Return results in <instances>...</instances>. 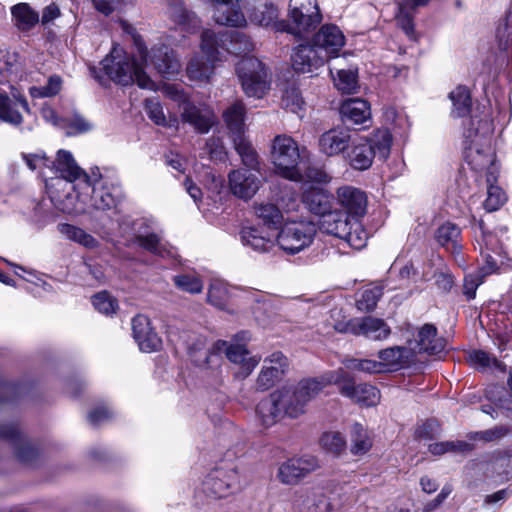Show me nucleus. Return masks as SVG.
<instances>
[{"label": "nucleus", "mask_w": 512, "mask_h": 512, "mask_svg": "<svg viewBox=\"0 0 512 512\" xmlns=\"http://www.w3.org/2000/svg\"><path fill=\"white\" fill-rule=\"evenodd\" d=\"M464 156L468 165L477 172L486 171L487 182L496 180L497 168L491 147L493 121L487 112L473 113L464 123Z\"/></svg>", "instance_id": "1"}, {"label": "nucleus", "mask_w": 512, "mask_h": 512, "mask_svg": "<svg viewBox=\"0 0 512 512\" xmlns=\"http://www.w3.org/2000/svg\"><path fill=\"white\" fill-rule=\"evenodd\" d=\"M345 36L334 24L323 25L314 35L313 45L301 44L291 55L292 64H313L316 58L329 61L337 57L345 45Z\"/></svg>", "instance_id": "2"}, {"label": "nucleus", "mask_w": 512, "mask_h": 512, "mask_svg": "<svg viewBox=\"0 0 512 512\" xmlns=\"http://www.w3.org/2000/svg\"><path fill=\"white\" fill-rule=\"evenodd\" d=\"M53 204L62 212L70 215L90 213L91 183L88 176H82L75 182L56 179L46 183Z\"/></svg>", "instance_id": "3"}, {"label": "nucleus", "mask_w": 512, "mask_h": 512, "mask_svg": "<svg viewBox=\"0 0 512 512\" xmlns=\"http://www.w3.org/2000/svg\"><path fill=\"white\" fill-rule=\"evenodd\" d=\"M392 135L387 129H377L370 137H356L350 142L347 160L355 170H367L371 167L373 159L388 158L391 150Z\"/></svg>", "instance_id": "4"}, {"label": "nucleus", "mask_w": 512, "mask_h": 512, "mask_svg": "<svg viewBox=\"0 0 512 512\" xmlns=\"http://www.w3.org/2000/svg\"><path fill=\"white\" fill-rule=\"evenodd\" d=\"M319 229L326 234L344 240L354 249L364 248L368 241V233L362 223L350 220L342 211L334 210L324 213L319 222Z\"/></svg>", "instance_id": "5"}, {"label": "nucleus", "mask_w": 512, "mask_h": 512, "mask_svg": "<svg viewBox=\"0 0 512 512\" xmlns=\"http://www.w3.org/2000/svg\"><path fill=\"white\" fill-rule=\"evenodd\" d=\"M289 16L292 23H276L280 31L302 36L315 29L322 21L317 0H290Z\"/></svg>", "instance_id": "6"}, {"label": "nucleus", "mask_w": 512, "mask_h": 512, "mask_svg": "<svg viewBox=\"0 0 512 512\" xmlns=\"http://www.w3.org/2000/svg\"><path fill=\"white\" fill-rule=\"evenodd\" d=\"M91 76L101 85L110 81L121 85L134 82L143 89L155 90L156 83L143 70V66H89Z\"/></svg>", "instance_id": "7"}, {"label": "nucleus", "mask_w": 512, "mask_h": 512, "mask_svg": "<svg viewBox=\"0 0 512 512\" xmlns=\"http://www.w3.org/2000/svg\"><path fill=\"white\" fill-rule=\"evenodd\" d=\"M271 160L278 175L296 180L300 177V152L296 141L285 134L277 135L272 141Z\"/></svg>", "instance_id": "8"}, {"label": "nucleus", "mask_w": 512, "mask_h": 512, "mask_svg": "<svg viewBox=\"0 0 512 512\" xmlns=\"http://www.w3.org/2000/svg\"><path fill=\"white\" fill-rule=\"evenodd\" d=\"M241 488L240 474L235 463H221L213 468L203 481V491L211 498L228 497Z\"/></svg>", "instance_id": "9"}, {"label": "nucleus", "mask_w": 512, "mask_h": 512, "mask_svg": "<svg viewBox=\"0 0 512 512\" xmlns=\"http://www.w3.org/2000/svg\"><path fill=\"white\" fill-rule=\"evenodd\" d=\"M316 232L311 221H287L277 235V243L284 252L296 254L311 245Z\"/></svg>", "instance_id": "10"}, {"label": "nucleus", "mask_w": 512, "mask_h": 512, "mask_svg": "<svg viewBox=\"0 0 512 512\" xmlns=\"http://www.w3.org/2000/svg\"><path fill=\"white\" fill-rule=\"evenodd\" d=\"M327 383H334L343 396L362 406H375L380 402V391L376 387L369 384L355 385L343 368L332 371L327 378Z\"/></svg>", "instance_id": "11"}, {"label": "nucleus", "mask_w": 512, "mask_h": 512, "mask_svg": "<svg viewBox=\"0 0 512 512\" xmlns=\"http://www.w3.org/2000/svg\"><path fill=\"white\" fill-rule=\"evenodd\" d=\"M91 183L90 213L93 211H105L116 207L121 197L118 186L103 179L98 168L91 171L88 176Z\"/></svg>", "instance_id": "12"}, {"label": "nucleus", "mask_w": 512, "mask_h": 512, "mask_svg": "<svg viewBox=\"0 0 512 512\" xmlns=\"http://www.w3.org/2000/svg\"><path fill=\"white\" fill-rule=\"evenodd\" d=\"M146 221L141 220L134 222L130 217L124 216L119 221V228L123 234L128 233L130 230L135 233V242L143 249L155 255L165 257L171 255L170 250L162 241L159 234L143 230Z\"/></svg>", "instance_id": "13"}, {"label": "nucleus", "mask_w": 512, "mask_h": 512, "mask_svg": "<svg viewBox=\"0 0 512 512\" xmlns=\"http://www.w3.org/2000/svg\"><path fill=\"white\" fill-rule=\"evenodd\" d=\"M319 468V460L315 456L294 457L279 465L276 477L282 484L294 486Z\"/></svg>", "instance_id": "14"}, {"label": "nucleus", "mask_w": 512, "mask_h": 512, "mask_svg": "<svg viewBox=\"0 0 512 512\" xmlns=\"http://www.w3.org/2000/svg\"><path fill=\"white\" fill-rule=\"evenodd\" d=\"M478 228L480 236L477 242L484 261L482 270H485L486 274H491L497 270L499 264L503 263L505 252L497 233L486 231L483 221L479 222Z\"/></svg>", "instance_id": "15"}, {"label": "nucleus", "mask_w": 512, "mask_h": 512, "mask_svg": "<svg viewBox=\"0 0 512 512\" xmlns=\"http://www.w3.org/2000/svg\"><path fill=\"white\" fill-rule=\"evenodd\" d=\"M237 75L248 97L262 98L270 89L271 79L263 66H241Z\"/></svg>", "instance_id": "16"}, {"label": "nucleus", "mask_w": 512, "mask_h": 512, "mask_svg": "<svg viewBox=\"0 0 512 512\" xmlns=\"http://www.w3.org/2000/svg\"><path fill=\"white\" fill-rule=\"evenodd\" d=\"M231 192L238 198L251 199L262 185L260 171L237 169L228 175Z\"/></svg>", "instance_id": "17"}, {"label": "nucleus", "mask_w": 512, "mask_h": 512, "mask_svg": "<svg viewBox=\"0 0 512 512\" xmlns=\"http://www.w3.org/2000/svg\"><path fill=\"white\" fill-rule=\"evenodd\" d=\"M337 202L345 214L354 219L363 217L367 210V196L364 191L353 186H342L336 192Z\"/></svg>", "instance_id": "18"}, {"label": "nucleus", "mask_w": 512, "mask_h": 512, "mask_svg": "<svg viewBox=\"0 0 512 512\" xmlns=\"http://www.w3.org/2000/svg\"><path fill=\"white\" fill-rule=\"evenodd\" d=\"M288 360L281 352H274L264 360L256 385L257 388L265 391L278 382L288 370Z\"/></svg>", "instance_id": "19"}, {"label": "nucleus", "mask_w": 512, "mask_h": 512, "mask_svg": "<svg viewBox=\"0 0 512 512\" xmlns=\"http://www.w3.org/2000/svg\"><path fill=\"white\" fill-rule=\"evenodd\" d=\"M123 31L133 36L143 64H172L175 61L173 51L165 46L153 47L150 51L146 49L138 39L135 28L126 21H120Z\"/></svg>", "instance_id": "20"}, {"label": "nucleus", "mask_w": 512, "mask_h": 512, "mask_svg": "<svg viewBox=\"0 0 512 512\" xmlns=\"http://www.w3.org/2000/svg\"><path fill=\"white\" fill-rule=\"evenodd\" d=\"M241 0H212L213 18L220 24L231 27H243L246 17L240 10Z\"/></svg>", "instance_id": "21"}, {"label": "nucleus", "mask_w": 512, "mask_h": 512, "mask_svg": "<svg viewBox=\"0 0 512 512\" xmlns=\"http://www.w3.org/2000/svg\"><path fill=\"white\" fill-rule=\"evenodd\" d=\"M214 349L217 352H225L231 362L240 365L244 377L248 376L260 362V357L251 356L243 345H228L225 341H218L214 344Z\"/></svg>", "instance_id": "22"}, {"label": "nucleus", "mask_w": 512, "mask_h": 512, "mask_svg": "<svg viewBox=\"0 0 512 512\" xmlns=\"http://www.w3.org/2000/svg\"><path fill=\"white\" fill-rule=\"evenodd\" d=\"M52 164V174L55 175V177H52L51 181H47L46 183H53L56 179H65L70 182H75L81 179L82 176H88L77 165L73 155L67 150H59L56 160H54Z\"/></svg>", "instance_id": "23"}, {"label": "nucleus", "mask_w": 512, "mask_h": 512, "mask_svg": "<svg viewBox=\"0 0 512 512\" xmlns=\"http://www.w3.org/2000/svg\"><path fill=\"white\" fill-rule=\"evenodd\" d=\"M251 22L269 26L277 18V8L274 0H241Z\"/></svg>", "instance_id": "24"}, {"label": "nucleus", "mask_w": 512, "mask_h": 512, "mask_svg": "<svg viewBox=\"0 0 512 512\" xmlns=\"http://www.w3.org/2000/svg\"><path fill=\"white\" fill-rule=\"evenodd\" d=\"M352 138L347 129L333 128L324 132L319 138V148L327 156H335L343 152Z\"/></svg>", "instance_id": "25"}, {"label": "nucleus", "mask_w": 512, "mask_h": 512, "mask_svg": "<svg viewBox=\"0 0 512 512\" xmlns=\"http://www.w3.org/2000/svg\"><path fill=\"white\" fill-rule=\"evenodd\" d=\"M280 399V394L276 390L257 405L256 412L264 427H271L285 417Z\"/></svg>", "instance_id": "26"}, {"label": "nucleus", "mask_w": 512, "mask_h": 512, "mask_svg": "<svg viewBox=\"0 0 512 512\" xmlns=\"http://www.w3.org/2000/svg\"><path fill=\"white\" fill-rule=\"evenodd\" d=\"M340 114L346 122L354 125L364 124L371 120L370 104L361 98H350L342 102Z\"/></svg>", "instance_id": "27"}, {"label": "nucleus", "mask_w": 512, "mask_h": 512, "mask_svg": "<svg viewBox=\"0 0 512 512\" xmlns=\"http://www.w3.org/2000/svg\"><path fill=\"white\" fill-rule=\"evenodd\" d=\"M168 15L175 25L187 33H195L201 26L198 16L188 10L182 2L171 4L168 9Z\"/></svg>", "instance_id": "28"}, {"label": "nucleus", "mask_w": 512, "mask_h": 512, "mask_svg": "<svg viewBox=\"0 0 512 512\" xmlns=\"http://www.w3.org/2000/svg\"><path fill=\"white\" fill-rule=\"evenodd\" d=\"M416 348L418 352L437 355L445 348L444 340L437 338V329L431 324H425L417 334Z\"/></svg>", "instance_id": "29"}, {"label": "nucleus", "mask_w": 512, "mask_h": 512, "mask_svg": "<svg viewBox=\"0 0 512 512\" xmlns=\"http://www.w3.org/2000/svg\"><path fill=\"white\" fill-rule=\"evenodd\" d=\"M181 117L199 133H207L215 122L214 115L210 110H202L190 104L184 106Z\"/></svg>", "instance_id": "30"}, {"label": "nucleus", "mask_w": 512, "mask_h": 512, "mask_svg": "<svg viewBox=\"0 0 512 512\" xmlns=\"http://www.w3.org/2000/svg\"><path fill=\"white\" fill-rule=\"evenodd\" d=\"M303 203L312 213L322 217L330 209V196L319 186H309L303 192Z\"/></svg>", "instance_id": "31"}, {"label": "nucleus", "mask_w": 512, "mask_h": 512, "mask_svg": "<svg viewBox=\"0 0 512 512\" xmlns=\"http://www.w3.org/2000/svg\"><path fill=\"white\" fill-rule=\"evenodd\" d=\"M334 86L338 91L344 94H355L359 90L358 70L355 67L330 70Z\"/></svg>", "instance_id": "32"}, {"label": "nucleus", "mask_w": 512, "mask_h": 512, "mask_svg": "<svg viewBox=\"0 0 512 512\" xmlns=\"http://www.w3.org/2000/svg\"><path fill=\"white\" fill-rule=\"evenodd\" d=\"M57 230L65 239L77 243L86 249H96L100 245L93 235L81 227L69 223H60L57 226Z\"/></svg>", "instance_id": "33"}, {"label": "nucleus", "mask_w": 512, "mask_h": 512, "mask_svg": "<svg viewBox=\"0 0 512 512\" xmlns=\"http://www.w3.org/2000/svg\"><path fill=\"white\" fill-rule=\"evenodd\" d=\"M389 334L390 329L383 320L373 317L357 318L355 335L380 340L386 338Z\"/></svg>", "instance_id": "34"}, {"label": "nucleus", "mask_w": 512, "mask_h": 512, "mask_svg": "<svg viewBox=\"0 0 512 512\" xmlns=\"http://www.w3.org/2000/svg\"><path fill=\"white\" fill-rule=\"evenodd\" d=\"M187 349L191 360L197 366H209L214 361V358L218 357L216 353L217 350L213 348L212 351L207 347L206 338L202 336L191 339V342L188 343Z\"/></svg>", "instance_id": "35"}, {"label": "nucleus", "mask_w": 512, "mask_h": 512, "mask_svg": "<svg viewBox=\"0 0 512 512\" xmlns=\"http://www.w3.org/2000/svg\"><path fill=\"white\" fill-rule=\"evenodd\" d=\"M330 374L331 372L326 374L321 380L304 379L290 389L307 405L311 400L316 398L327 385L330 384L327 383V378Z\"/></svg>", "instance_id": "36"}, {"label": "nucleus", "mask_w": 512, "mask_h": 512, "mask_svg": "<svg viewBox=\"0 0 512 512\" xmlns=\"http://www.w3.org/2000/svg\"><path fill=\"white\" fill-rule=\"evenodd\" d=\"M245 107L242 102H235L223 114L224 121L231 133L232 139L245 136Z\"/></svg>", "instance_id": "37"}, {"label": "nucleus", "mask_w": 512, "mask_h": 512, "mask_svg": "<svg viewBox=\"0 0 512 512\" xmlns=\"http://www.w3.org/2000/svg\"><path fill=\"white\" fill-rule=\"evenodd\" d=\"M452 102L451 115L454 118L466 117L471 111V95L467 87L459 85L449 94Z\"/></svg>", "instance_id": "38"}, {"label": "nucleus", "mask_w": 512, "mask_h": 512, "mask_svg": "<svg viewBox=\"0 0 512 512\" xmlns=\"http://www.w3.org/2000/svg\"><path fill=\"white\" fill-rule=\"evenodd\" d=\"M277 393L280 394L284 416L295 419L306 412V404L290 388L279 389Z\"/></svg>", "instance_id": "39"}, {"label": "nucleus", "mask_w": 512, "mask_h": 512, "mask_svg": "<svg viewBox=\"0 0 512 512\" xmlns=\"http://www.w3.org/2000/svg\"><path fill=\"white\" fill-rule=\"evenodd\" d=\"M231 296V290L227 283L220 279L211 281L207 293V301L211 305L224 310L227 308Z\"/></svg>", "instance_id": "40"}, {"label": "nucleus", "mask_w": 512, "mask_h": 512, "mask_svg": "<svg viewBox=\"0 0 512 512\" xmlns=\"http://www.w3.org/2000/svg\"><path fill=\"white\" fill-rule=\"evenodd\" d=\"M411 351L405 347H391L379 352V359L384 368L397 369L409 362Z\"/></svg>", "instance_id": "41"}, {"label": "nucleus", "mask_w": 512, "mask_h": 512, "mask_svg": "<svg viewBox=\"0 0 512 512\" xmlns=\"http://www.w3.org/2000/svg\"><path fill=\"white\" fill-rule=\"evenodd\" d=\"M460 229L451 222H445L435 232L436 241L452 253L457 252Z\"/></svg>", "instance_id": "42"}, {"label": "nucleus", "mask_w": 512, "mask_h": 512, "mask_svg": "<svg viewBox=\"0 0 512 512\" xmlns=\"http://www.w3.org/2000/svg\"><path fill=\"white\" fill-rule=\"evenodd\" d=\"M350 441V451L354 455H363L372 447V438L370 433L359 423H355L352 426Z\"/></svg>", "instance_id": "43"}, {"label": "nucleus", "mask_w": 512, "mask_h": 512, "mask_svg": "<svg viewBox=\"0 0 512 512\" xmlns=\"http://www.w3.org/2000/svg\"><path fill=\"white\" fill-rule=\"evenodd\" d=\"M232 140L243 164L249 168L248 170L260 171L258 155L247 138L238 136Z\"/></svg>", "instance_id": "44"}, {"label": "nucleus", "mask_w": 512, "mask_h": 512, "mask_svg": "<svg viewBox=\"0 0 512 512\" xmlns=\"http://www.w3.org/2000/svg\"><path fill=\"white\" fill-rule=\"evenodd\" d=\"M241 239L245 246H249L258 252L267 251L273 245L270 238L263 236L259 229L254 227L243 228Z\"/></svg>", "instance_id": "45"}, {"label": "nucleus", "mask_w": 512, "mask_h": 512, "mask_svg": "<svg viewBox=\"0 0 512 512\" xmlns=\"http://www.w3.org/2000/svg\"><path fill=\"white\" fill-rule=\"evenodd\" d=\"M496 38L499 48L512 54V5L496 29Z\"/></svg>", "instance_id": "46"}, {"label": "nucleus", "mask_w": 512, "mask_h": 512, "mask_svg": "<svg viewBox=\"0 0 512 512\" xmlns=\"http://www.w3.org/2000/svg\"><path fill=\"white\" fill-rule=\"evenodd\" d=\"M341 489L342 486L340 483L335 480H329L322 485L313 486L308 489L306 496L307 499H311L313 501V505L320 506L321 504H324V500L327 497Z\"/></svg>", "instance_id": "47"}, {"label": "nucleus", "mask_w": 512, "mask_h": 512, "mask_svg": "<svg viewBox=\"0 0 512 512\" xmlns=\"http://www.w3.org/2000/svg\"><path fill=\"white\" fill-rule=\"evenodd\" d=\"M11 12L16 26L22 30L31 28L39 21L38 14L25 3L15 5Z\"/></svg>", "instance_id": "48"}, {"label": "nucleus", "mask_w": 512, "mask_h": 512, "mask_svg": "<svg viewBox=\"0 0 512 512\" xmlns=\"http://www.w3.org/2000/svg\"><path fill=\"white\" fill-rule=\"evenodd\" d=\"M320 445L327 453L339 456L346 449V440L340 432L328 431L321 436Z\"/></svg>", "instance_id": "49"}, {"label": "nucleus", "mask_w": 512, "mask_h": 512, "mask_svg": "<svg viewBox=\"0 0 512 512\" xmlns=\"http://www.w3.org/2000/svg\"><path fill=\"white\" fill-rule=\"evenodd\" d=\"M23 158L32 171L38 170L39 174L47 177L53 172V160L49 159L44 152H36L23 155Z\"/></svg>", "instance_id": "50"}, {"label": "nucleus", "mask_w": 512, "mask_h": 512, "mask_svg": "<svg viewBox=\"0 0 512 512\" xmlns=\"http://www.w3.org/2000/svg\"><path fill=\"white\" fill-rule=\"evenodd\" d=\"M16 105L17 103H13L8 95L0 93V120L11 125H19L23 118Z\"/></svg>", "instance_id": "51"}, {"label": "nucleus", "mask_w": 512, "mask_h": 512, "mask_svg": "<svg viewBox=\"0 0 512 512\" xmlns=\"http://www.w3.org/2000/svg\"><path fill=\"white\" fill-rule=\"evenodd\" d=\"M256 216L269 227L277 228L282 223L283 215L273 204H260L255 207Z\"/></svg>", "instance_id": "52"}, {"label": "nucleus", "mask_w": 512, "mask_h": 512, "mask_svg": "<svg viewBox=\"0 0 512 512\" xmlns=\"http://www.w3.org/2000/svg\"><path fill=\"white\" fill-rule=\"evenodd\" d=\"M468 362L479 369H503V365L492 355L482 350H473L468 354Z\"/></svg>", "instance_id": "53"}, {"label": "nucleus", "mask_w": 512, "mask_h": 512, "mask_svg": "<svg viewBox=\"0 0 512 512\" xmlns=\"http://www.w3.org/2000/svg\"><path fill=\"white\" fill-rule=\"evenodd\" d=\"M495 180H491L488 183L487 189V197L484 201V208L488 212H493L498 210L507 200L505 192L501 187L494 185L493 182Z\"/></svg>", "instance_id": "54"}, {"label": "nucleus", "mask_w": 512, "mask_h": 512, "mask_svg": "<svg viewBox=\"0 0 512 512\" xmlns=\"http://www.w3.org/2000/svg\"><path fill=\"white\" fill-rule=\"evenodd\" d=\"M382 295L383 288L380 285H374L365 289L357 300V308L361 311L373 310Z\"/></svg>", "instance_id": "55"}, {"label": "nucleus", "mask_w": 512, "mask_h": 512, "mask_svg": "<svg viewBox=\"0 0 512 512\" xmlns=\"http://www.w3.org/2000/svg\"><path fill=\"white\" fill-rule=\"evenodd\" d=\"M173 282L178 289L187 293L198 294L201 293L203 290L202 280L195 275H176L173 278Z\"/></svg>", "instance_id": "56"}, {"label": "nucleus", "mask_w": 512, "mask_h": 512, "mask_svg": "<svg viewBox=\"0 0 512 512\" xmlns=\"http://www.w3.org/2000/svg\"><path fill=\"white\" fill-rule=\"evenodd\" d=\"M356 319L346 320L341 310L334 309L331 311L328 324L339 333H351L355 335Z\"/></svg>", "instance_id": "57"}, {"label": "nucleus", "mask_w": 512, "mask_h": 512, "mask_svg": "<svg viewBox=\"0 0 512 512\" xmlns=\"http://www.w3.org/2000/svg\"><path fill=\"white\" fill-rule=\"evenodd\" d=\"M62 88V80L59 76H50L45 86H32L29 93L33 98L53 97L59 93Z\"/></svg>", "instance_id": "58"}, {"label": "nucleus", "mask_w": 512, "mask_h": 512, "mask_svg": "<svg viewBox=\"0 0 512 512\" xmlns=\"http://www.w3.org/2000/svg\"><path fill=\"white\" fill-rule=\"evenodd\" d=\"M282 101L283 106L286 110L294 114H297L301 118L303 117L305 110V102L297 89H287Z\"/></svg>", "instance_id": "59"}, {"label": "nucleus", "mask_w": 512, "mask_h": 512, "mask_svg": "<svg viewBox=\"0 0 512 512\" xmlns=\"http://www.w3.org/2000/svg\"><path fill=\"white\" fill-rule=\"evenodd\" d=\"M201 50L206 55L207 61L216 62L221 61L218 57V47L216 35L211 30H204L201 34Z\"/></svg>", "instance_id": "60"}, {"label": "nucleus", "mask_w": 512, "mask_h": 512, "mask_svg": "<svg viewBox=\"0 0 512 512\" xmlns=\"http://www.w3.org/2000/svg\"><path fill=\"white\" fill-rule=\"evenodd\" d=\"M92 303L96 310L106 315L115 313L118 307L117 301L106 291L95 294Z\"/></svg>", "instance_id": "61"}, {"label": "nucleus", "mask_w": 512, "mask_h": 512, "mask_svg": "<svg viewBox=\"0 0 512 512\" xmlns=\"http://www.w3.org/2000/svg\"><path fill=\"white\" fill-rule=\"evenodd\" d=\"M487 275L485 270L468 274L464 278L463 293L468 300L475 298L476 290L483 283L484 276Z\"/></svg>", "instance_id": "62"}, {"label": "nucleus", "mask_w": 512, "mask_h": 512, "mask_svg": "<svg viewBox=\"0 0 512 512\" xmlns=\"http://www.w3.org/2000/svg\"><path fill=\"white\" fill-rule=\"evenodd\" d=\"M299 179L295 181L303 182L304 185L310 184V186H318L319 184L326 183L328 181V175L326 172L317 167H308L304 174L300 172Z\"/></svg>", "instance_id": "63"}, {"label": "nucleus", "mask_w": 512, "mask_h": 512, "mask_svg": "<svg viewBox=\"0 0 512 512\" xmlns=\"http://www.w3.org/2000/svg\"><path fill=\"white\" fill-rule=\"evenodd\" d=\"M471 449V445L463 441L441 442L429 445V451L434 455H442L448 451L466 452L470 451Z\"/></svg>", "instance_id": "64"}]
</instances>
